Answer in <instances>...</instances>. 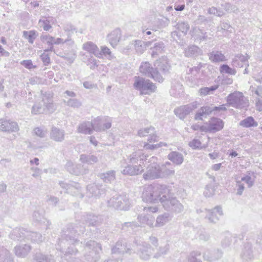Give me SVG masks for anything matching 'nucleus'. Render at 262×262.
<instances>
[{
	"label": "nucleus",
	"mask_w": 262,
	"mask_h": 262,
	"mask_svg": "<svg viewBox=\"0 0 262 262\" xmlns=\"http://www.w3.org/2000/svg\"><path fill=\"white\" fill-rule=\"evenodd\" d=\"M199 105L197 101H194L188 104L181 106L175 108L174 112L176 115L181 119H183L189 114L193 110L196 108Z\"/></svg>",
	"instance_id": "9d476101"
},
{
	"label": "nucleus",
	"mask_w": 262,
	"mask_h": 262,
	"mask_svg": "<svg viewBox=\"0 0 262 262\" xmlns=\"http://www.w3.org/2000/svg\"><path fill=\"white\" fill-rule=\"evenodd\" d=\"M29 231L24 228H17L14 229L10 234V237L13 240L21 241L26 238V234Z\"/></svg>",
	"instance_id": "c85d7f7f"
},
{
	"label": "nucleus",
	"mask_w": 262,
	"mask_h": 262,
	"mask_svg": "<svg viewBox=\"0 0 262 262\" xmlns=\"http://www.w3.org/2000/svg\"><path fill=\"white\" fill-rule=\"evenodd\" d=\"M207 214L206 218L209 222L212 223H216L223 215L222 209L220 206H216L212 209H206Z\"/></svg>",
	"instance_id": "dca6fc26"
},
{
	"label": "nucleus",
	"mask_w": 262,
	"mask_h": 262,
	"mask_svg": "<svg viewBox=\"0 0 262 262\" xmlns=\"http://www.w3.org/2000/svg\"><path fill=\"white\" fill-rule=\"evenodd\" d=\"M163 195L160 198V202L164 209L176 213L181 212L184 209L183 205L175 197H173L168 187H164Z\"/></svg>",
	"instance_id": "f257e3e1"
},
{
	"label": "nucleus",
	"mask_w": 262,
	"mask_h": 262,
	"mask_svg": "<svg viewBox=\"0 0 262 262\" xmlns=\"http://www.w3.org/2000/svg\"><path fill=\"white\" fill-rule=\"evenodd\" d=\"M241 256L242 259L246 261H249L253 259V251L251 244L247 243L244 245Z\"/></svg>",
	"instance_id": "cd10ccee"
},
{
	"label": "nucleus",
	"mask_w": 262,
	"mask_h": 262,
	"mask_svg": "<svg viewBox=\"0 0 262 262\" xmlns=\"http://www.w3.org/2000/svg\"><path fill=\"white\" fill-rule=\"evenodd\" d=\"M134 87L139 90L141 95H148L155 92L156 86L148 79H145L143 77L136 76L134 83Z\"/></svg>",
	"instance_id": "20e7f679"
},
{
	"label": "nucleus",
	"mask_w": 262,
	"mask_h": 262,
	"mask_svg": "<svg viewBox=\"0 0 262 262\" xmlns=\"http://www.w3.org/2000/svg\"><path fill=\"white\" fill-rule=\"evenodd\" d=\"M249 56L247 54L243 55L238 54L236 55L232 59L231 65L235 68H242L244 66L249 67L248 59Z\"/></svg>",
	"instance_id": "f3484780"
},
{
	"label": "nucleus",
	"mask_w": 262,
	"mask_h": 262,
	"mask_svg": "<svg viewBox=\"0 0 262 262\" xmlns=\"http://www.w3.org/2000/svg\"><path fill=\"white\" fill-rule=\"evenodd\" d=\"M201 52L200 49L195 46L188 47L185 51V54L187 57L197 56Z\"/></svg>",
	"instance_id": "8fccbe9b"
},
{
	"label": "nucleus",
	"mask_w": 262,
	"mask_h": 262,
	"mask_svg": "<svg viewBox=\"0 0 262 262\" xmlns=\"http://www.w3.org/2000/svg\"><path fill=\"white\" fill-rule=\"evenodd\" d=\"M79 160L81 163L89 165H93L99 161L98 157L92 154H82L80 156Z\"/></svg>",
	"instance_id": "c9c22d12"
},
{
	"label": "nucleus",
	"mask_w": 262,
	"mask_h": 262,
	"mask_svg": "<svg viewBox=\"0 0 262 262\" xmlns=\"http://www.w3.org/2000/svg\"><path fill=\"white\" fill-rule=\"evenodd\" d=\"M83 50L87 51L90 54H93L96 57L102 58V54L100 52L99 49L97 45L92 41H87L82 46Z\"/></svg>",
	"instance_id": "4be33fe9"
},
{
	"label": "nucleus",
	"mask_w": 262,
	"mask_h": 262,
	"mask_svg": "<svg viewBox=\"0 0 262 262\" xmlns=\"http://www.w3.org/2000/svg\"><path fill=\"white\" fill-rule=\"evenodd\" d=\"M65 132L64 130L55 126H52L50 133L51 139L55 142H61L64 140Z\"/></svg>",
	"instance_id": "412c9836"
},
{
	"label": "nucleus",
	"mask_w": 262,
	"mask_h": 262,
	"mask_svg": "<svg viewBox=\"0 0 262 262\" xmlns=\"http://www.w3.org/2000/svg\"><path fill=\"white\" fill-rule=\"evenodd\" d=\"M239 125L243 127L248 128L252 126H257L258 123L257 122L255 121L252 117H248L243 120H242L239 123Z\"/></svg>",
	"instance_id": "de8ad7c7"
},
{
	"label": "nucleus",
	"mask_w": 262,
	"mask_h": 262,
	"mask_svg": "<svg viewBox=\"0 0 262 262\" xmlns=\"http://www.w3.org/2000/svg\"><path fill=\"white\" fill-rule=\"evenodd\" d=\"M139 70L141 73L159 82H163L164 78L162 75L156 71L148 62H142Z\"/></svg>",
	"instance_id": "1a4fd4ad"
},
{
	"label": "nucleus",
	"mask_w": 262,
	"mask_h": 262,
	"mask_svg": "<svg viewBox=\"0 0 262 262\" xmlns=\"http://www.w3.org/2000/svg\"><path fill=\"white\" fill-rule=\"evenodd\" d=\"M169 250V246L168 244H166L164 246H161L157 250V251L153 255V257L156 259H158L167 254Z\"/></svg>",
	"instance_id": "49530a36"
},
{
	"label": "nucleus",
	"mask_w": 262,
	"mask_h": 262,
	"mask_svg": "<svg viewBox=\"0 0 262 262\" xmlns=\"http://www.w3.org/2000/svg\"><path fill=\"white\" fill-rule=\"evenodd\" d=\"M213 112L212 106H205L201 107L196 113L194 119L196 120H202L203 118H206Z\"/></svg>",
	"instance_id": "2f4dec72"
},
{
	"label": "nucleus",
	"mask_w": 262,
	"mask_h": 262,
	"mask_svg": "<svg viewBox=\"0 0 262 262\" xmlns=\"http://www.w3.org/2000/svg\"><path fill=\"white\" fill-rule=\"evenodd\" d=\"M177 29L181 32L184 35H185L189 30V25L187 23L181 21L177 23Z\"/></svg>",
	"instance_id": "4d7b16f0"
},
{
	"label": "nucleus",
	"mask_w": 262,
	"mask_h": 262,
	"mask_svg": "<svg viewBox=\"0 0 262 262\" xmlns=\"http://www.w3.org/2000/svg\"><path fill=\"white\" fill-rule=\"evenodd\" d=\"M218 88V85H213L211 87H204L200 89L199 93L201 96H206L212 93V92Z\"/></svg>",
	"instance_id": "052dcab7"
},
{
	"label": "nucleus",
	"mask_w": 262,
	"mask_h": 262,
	"mask_svg": "<svg viewBox=\"0 0 262 262\" xmlns=\"http://www.w3.org/2000/svg\"><path fill=\"white\" fill-rule=\"evenodd\" d=\"M54 37H52L49 35H41L40 36L41 41L48 45L49 48L48 49L45 50V52L52 51L53 50V40Z\"/></svg>",
	"instance_id": "a18cd8bd"
},
{
	"label": "nucleus",
	"mask_w": 262,
	"mask_h": 262,
	"mask_svg": "<svg viewBox=\"0 0 262 262\" xmlns=\"http://www.w3.org/2000/svg\"><path fill=\"white\" fill-rule=\"evenodd\" d=\"M235 190L236 191V194L237 195H242L244 190H245L244 184L239 181L238 178H235Z\"/></svg>",
	"instance_id": "bf43d9fd"
},
{
	"label": "nucleus",
	"mask_w": 262,
	"mask_h": 262,
	"mask_svg": "<svg viewBox=\"0 0 262 262\" xmlns=\"http://www.w3.org/2000/svg\"><path fill=\"white\" fill-rule=\"evenodd\" d=\"M34 262H54L52 256L47 257L41 253H36L34 257Z\"/></svg>",
	"instance_id": "3c124183"
},
{
	"label": "nucleus",
	"mask_w": 262,
	"mask_h": 262,
	"mask_svg": "<svg viewBox=\"0 0 262 262\" xmlns=\"http://www.w3.org/2000/svg\"><path fill=\"white\" fill-rule=\"evenodd\" d=\"M121 38V31L120 29L117 28L107 35V39L110 45L113 47H116Z\"/></svg>",
	"instance_id": "6ab92c4d"
},
{
	"label": "nucleus",
	"mask_w": 262,
	"mask_h": 262,
	"mask_svg": "<svg viewBox=\"0 0 262 262\" xmlns=\"http://www.w3.org/2000/svg\"><path fill=\"white\" fill-rule=\"evenodd\" d=\"M227 104L236 108L242 109L249 105V101L243 93L235 91L229 94L226 98Z\"/></svg>",
	"instance_id": "39448f33"
},
{
	"label": "nucleus",
	"mask_w": 262,
	"mask_h": 262,
	"mask_svg": "<svg viewBox=\"0 0 262 262\" xmlns=\"http://www.w3.org/2000/svg\"><path fill=\"white\" fill-rule=\"evenodd\" d=\"M139 227V225L135 222L124 223L122 225V230L126 231H134Z\"/></svg>",
	"instance_id": "6e6d98bb"
},
{
	"label": "nucleus",
	"mask_w": 262,
	"mask_h": 262,
	"mask_svg": "<svg viewBox=\"0 0 262 262\" xmlns=\"http://www.w3.org/2000/svg\"><path fill=\"white\" fill-rule=\"evenodd\" d=\"M172 216L168 212H165L158 215L157 217L156 223L155 224V227H161L164 226L169 222L172 220Z\"/></svg>",
	"instance_id": "c756f323"
},
{
	"label": "nucleus",
	"mask_w": 262,
	"mask_h": 262,
	"mask_svg": "<svg viewBox=\"0 0 262 262\" xmlns=\"http://www.w3.org/2000/svg\"><path fill=\"white\" fill-rule=\"evenodd\" d=\"M100 178L105 183H111L115 181L116 179V171L114 170H111L100 173Z\"/></svg>",
	"instance_id": "58836bf2"
},
{
	"label": "nucleus",
	"mask_w": 262,
	"mask_h": 262,
	"mask_svg": "<svg viewBox=\"0 0 262 262\" xmlns=\"http://www.w3.org/2000/svg\"><path fill=\"white\" fill-rule=\"evenodd\" d=\"M239 181H241L242 183L244 182L247 184L248 187L250 188L254 184V179L252 178L251 173L248 172L246 174H244L241 179H239Z\"/></svg>",
	"instance_id": "5fc2aeb1"
},
{
	"label": "nucleus",
	"mask_w": 262,
	"mask_h": 262,
	"mask_svg": "<svg viewBox=\"0 0 262 262\" xmlns=\"http://www.w3.org/2000/svg\"><path fill=\"white\" fill-rule=\"evenodd\" d=\"M147 156L145 155L142 150H138L133 152L129 157V161L132 164L143 163L147 160Z\"/></svg>",
	"instance_id": "393cba45"
},
{
	"label": "nucleus",
	"mask_w": 262,
	"mask_h": 262,
	"mask_svg": "<svg viewBox=\"0 0 262 262\" xmlns=\"http://www.w3.org/2000/svg\"><path fill=\"white\" fill-rule=\"evenodd\" d=\"M66 104L70 107L77 108L80 107L82 105L81 102L77 99H70Z\"/></svg>",
	"instance_id": "69168bd1"
},
{
	"label": "nucleus",
	"mask_w": 262,
	"mask_h": 262,
	"mask_svg": "<svg viewBox=\"0 0 262 262\" xmlns=\"http://www.w3.org/2000/svg\"><path fill=\"white\" fill-rule=\"evenodd\" d=\"M101 186H99L95 183L91 184L88 185L86 189L87 196L90 197H98L104 193V191L101 188Z\"/></svg>",
	"instance_id": "aec40b11"
},
{
	"label": "nucleus",
	"mask_w": 262,
	"mask_h": 262,
	"mask_svg": "<svg viewBox=\"0 0 262 262\" xmlns=\"http://www.w3.org/2000/svg\"><path fill=\"white\" fill-rule=\"evenodd\" d=\"M143 170L144 169L140 164L135 166L128 165L121 171V173L124 175L135 176L141 173Z\"/></svg>",
	"instance_id": "b1692460"
},
{
	"label": "nucleus",
	"mask_w": 262,
	"mask_h": 262,
	"mask_svg": "<svg viewBox=\"0 0 262 262\" xmlns=\"http://www.w3.org/2000/svg\"><path fill=\"white\" fill-rule=\"evenodd\" d=\"M84 249L85 251H89L93 255V253L98 254L102 250V248L99 244L94 241H90L86 243Z\"/></svg>",
	"instance_id": "473e14b6"
},
{
	"label": "nucleus",
	"mask_w": 262,
	"mask_h": 262,
	"mask_svg": "<svg viewBox=\"0 0 262 262\" xmlns=\"http://www.w3.org/2000/svg\"><path fill=\"white\" fill-rule=\"evenodd\" d=\"M77 131L81 134H92L93 131L92 123L89 121L82 122L78 126Z\"/></svg>",
	"instance_id": "a19ab883"
},
{
	"label": "nucleus",
	"mask_w": 262,
	"mask_h": 262,
	"mask_svg": "<svg viewBox=\"0 0 262 262\" xmlns=\"http://www.w3.org/2000/svg\"><path fill=\"white\" fill-rule=\"evenodd\" d=\"M104 122L103 117H97L93 120L92 121V127L93 130L96 132L104 131V128L102 127V122Z\"/></svg>",
	"instance_id": "c03bdc74"
},
{
	"label": "nucleus",
	"mask_w": 262,
	"mask_h": 262,
	"mask_svg": "<svg viewBox=\"0 0 262 262\" xmlns=\"http://www.w3.org/2000/svg\"><path fill=\"white\" fill-rule=\"evenodd\" d=\"M154 66L155 70L158 71L161 75L168 74L170 69V66L166 57H162L159 58L156 61Z\"/></svg>",
	"instance_id": "2eb2a0df"
},
{
	"label": "nucleus",
	"mask_w": 262,
	"mask_h": 262,
	"mask_svg": "<svg viewBox=\"0 0 262 262\" xmlns=\"http://www.w3.org/2000/svg\"><path fill=\"white\" fill-rule=\"evenodd\" d=\"M222 252L219 249L207 250L203 254L204 259L208 262H214L222 256Z\"/></svg>",
	"instance_id": "a211bd4d"
},
{
	"label": "nucleus",
	"mask_w": 262,
	"mask_h": 262,
	"mask_svg": "<svg viewBox=\"0 0 262 262\" xmlns=\"http://www.w3.org/2000/svg\"><path fill=\"white\" fill-rule=\"evenodd\" d=\"M209 59L214 62L224 61L226 60L225 55L220 51H215L209 55Z\"/></svg>",
	"instance_id": "79ce46f5"
},
{
	"label": "nucleus",
	"mask_w": 262,
	"mask_h": 262,
	"mask_svg": "<svg viewBox=\"0 0 262 262\" xmlns=\"http://www.w3.org/2000/svg\"><path fill=\"white\" fill-rule=\"evenodd\" d=\"M100 52L102 54V56L104 55L109 59H111L113 58V55L110 49L106 46H101Z\"/></svg>",
	"instance_id": "774afa93"
},
{
	"label": "nucleus",
	"mask_w": 262,
	"mask_h": 262,
	"mask_svg": "<svg viewBox=\"0 0 262 262\" xmlns=\"http://www.w3.org/2000/svg\"><path fill=\"white\" fill-rule=\"evenodd\" d=\"M66 168L70 173L77 176L86 173L88 171L86 169H81L80 164H74L72 161H68L67 163Z\"/></svg>",
	"instance_id": "5701e85b"
},
{
	"label": "nucleus",
	"mask_w": 262,
	"mask_h": 262,
	"mask_svg": "<svg viewBox=\"0 0 262 262\" xmlns=\"http://www.w3.org/2000/svg\"><path fill=\"white\" fill-rule=\"evenodd\" d=\"M164 49H165V45L163 42L160 41V42H156L154 44V47L152 48H151L152 56L154 57L155 55H158L160 53H162L163 52Z\"/></svg>",
	"instance_id": "864d4df0"
},
{
	"label": "nucleus",
	"mask_w": 262,
	"mask_h": 262,
	"mask_svg": "<svg viewBox=\"0 0 262 262\" xmlns=\"http://www.w3.org/2000/svg\"><path fill=\"white\" fill-rule=\"evenodd\" d=\"M155 128L152 127L142 128L138 131V134L140 137H144L147 134H152L154 132Z\"/></svg>",
	"instance_id": "0e129e2a"
},
{
	"label": "nucleus",
	"mask_w": 262,
	"mask_h": 262,
	"mask_svg": "<svg viewBox=\"0 0 262 262\" xmlns=\"http://www.w3.org/2000/svg\"><path fill=\"white\" fill-rule=\"evenodd\" d=\"M168 159L173 164L180 165L184 161L183 155L178 151H174L170 152L167 156Z\"/></svg>",
	"instance_id": "f704fd0d"
},
{
	"label": "nucleus",
	"mask_w": 262,
	"mask_h": 262,
	"mask_svg": "<svg viewBox=\"0 0 262 262\" xmlns=\"http://www.w3.org/2000/svg\"><path fill=\"white\" fill-rule=\"evenodd\" d=\"M164 187H167L165 185H145L142 194V198L144 202L147 203H156L160 201V198L163 195Z\"/></svg>",
	"instance_id": "f03ea898"
},
{
	"label": "nucleus",
	"mask_w": 262,
	"mask_h": 262,
	"mask_svg": "<svg viewBox=\"0 0 262 262\" xmlns=\"http://www.w3.org/2000/svg\"><path fill=\"white\" fill-rule=\"evenodd\" d=\"M31 249L30 245L25 244L15 246L14 248V252L17 257H25L28 254Z\"/></svg>",
	"instance_id": "7c9ffc66"
},
{
	"label": "nucleus",
	"mask_w": 262,
	"mask_h": 262,
	"mask_svg": "<svg viewBox=\"0 0 262 262\" xmlns=\"http://www.w3.org/2000/svg\"><path fill=\"white\" fill-rule=\"evenodd\" d=\"M201 253L199 251H194L191 252L188 257V262H202L200 259L197 257L200 256Z\"/></svg>",
	"instance_id": "680f3d73"
},
{
	"label": "nucleus",
	"mask_w": 262,
	"mask_h": 262,
	"mask_svg": "<svg viewBox=\"0 0 262 262\" xmlns=\"http://www.w3.org/2000/svg\"><path fill=\"white\" fill-rule=\"evenodd\" d=\"M59 184L62 188L66 190L67 193L73 195L79 196L80 198L83 197V195L81 193V186L79 183L74 182L70 183L60 182Z\"/></svg>",
	"instance_id": "ddd939ff"
},
{
	"label": "nucleus",
	"mask_w": 262,
	"mask_h": 262,
	"mask_svg": "<svg viewBox=\"0 0 262 262\" xmlns=\"http://www.w3.org/2000/svg\"><path fill=\"white\" fill-rule=\"evenodd\" d=\"M83 220L90 226H95L98 223V217L93 214H90L83 216Z\"/></svg>",
	"instance_id": "603ef678"
},
{
	"label": "nucleus",
	"mask_w": 262,
	"mask_h": 262,
	"mask_svg": "<svg viewBox=\"0 0 262 262\" xmlns=\"http://www.w3.org/2000/svg\"><path fill=\"white\" fill-rule=\"evenodd\" d=\"M158 159L156 157H151L148 163L150 164L146 168V172L143 177L145 180H150L160 179V165L157 162Z\"/></svg>",
	"instance_id": "423d86ee"
},
{
	"label": "nucleus",
	"mask_w": 262,
	"mask_h": 262,
	"mask_svg": "<svg viewBox=\"0 0 262 262\" xmlns=\"http://www.w3.org/2000/svg\"><path fill=\"white\" fill-rule=\"evenodd\" d=\"M77 230L74 229L72 225L69 226L64 229L62 232L61 237L62 239L61 241V245H76L79 243L77 237L78 234L77 233Z\"/></svg>",
	"instance_id": "6e6552de"
},
{
	"label": "nucleus",
	"mask_w": 262,
	"mask_h": 262,
	"mask_svg": "<svg viewBox=\"0 0 262 262\" xmlns=\"http://www.w3.org/2000/svg\"><path fill=\"white\" fill-rule=\"evenodd\" d=\"M171 166L170 163L167 162L164 164L160 165V178H166L174 174L175 171Z\"/></svg>",
	"instance_id": "a878e982"
},
{
	"label": "nucleus",
	"mask_w": 262,
	"mask_h": 262,
	"mask_svg": "<svg viewBox=\"0 0 262 262\" xmlns=\"http://www.w3.org/2000/svg\"><path fill=\"white\" fill-rule=\"evenodd\" d=\"M26 238L30 239L33 242L39 243L43 241V237L40 233L29 231L28 234H26Z\"/></svg>",
	"instance_id": "09e8293b"
},
{
	"label": "nucleus",
	"mask_w": 262,
	"mask_h": 262,
	"mask_svg": "<svg viewBox=\"0 0 262 262\" xmlns=\"http://www.w3.org/2000/svg\"><path fill=\"white\" fill-rule=\"evenodd\" d=\"M33 219L34 221L40 223V228L42 229H47L51 224L49 221L38 211H35L33 213Z\"/></svg>",
	"instance_id": "72a5a7b5"
},
{
	"label": "nucleus",
	"mask_w": 262,
	"mask_h": 262,
	"mask_svg": "<svg viewBox=\"0 0 262 262\" xmlns=\"http://www.w3.org/2000/svg\"><path fill=\"white\" fill-rule=\"evenodd\" d=\"M206 64L199 63L197 66L190 68L187 72V76L186 77L187 80L190 83L191 86L196 85L198 82V75L200 70L204 68Z\"/></svg>",
	"instance_id": "f8f14e48"
},
{
	"label": "nucleus",
	"mask_w": 262,
	"mask_h": 262,
	"mask_svg": "<svg viewBox=\"0 0 262 262\" xmlns=\"http://www.w3.org/2000/svg\"><path fill=\"white\" fill-rule=\"evenodd\" d=\"M19 129V126L16 122L6 119H0L1 131L10 133L16 132Z\"/></svg>",
	"instance_id": "4468645a"
},
{
	"label": "nucleus",
	"mask_w": 262,
	"mask_h": 262,
	"mask_svg": "<svg viewBox=\"0 0 262 262\" xmlns=\"http://www.w3.org/2000/svg\"><path fill=\"white\" fill-rule=\"evenodd\" d=\"M38 35L37 32L35 30L24 31L23 32V36L31 44L34 43Z\"/></svg>",
	"instance_id": "37998d69"
},
{
	"label": "nucleus",
	"mask_w": 262,
	"mask_h": 262,
	"mask_svg": "<svg viewBox=\"0 0 262 262\" xmlns=\"http://www.w3.org/2000/svg\"><path fill=\"white\" fill-rule=\"evenodd\" d=\"M118 200L119 195L116 194L107 201L108 205L110 207H112L113 208H114L115 209H117V208L119 206Z\"/></svg>",
	"instance_id": "e2e57ef3"
},
{
	"label": "nucleus",
	"mask_w": 262,
	"mask_h": 262,
	"mask_svg": "<svg viewBox=\"0 0 262 262\" xmlns=\"http://www.w3.org/2000/svg\"><path fill=\"white\" fill-rule=\"evenodd\" d=\"M137 247L136 253L140 259L144 260H149L153 254L154 249L151 245L141 241H135Z\"/></svg>",
	"instance_id": "0eeeda50"
},
{
	"label": "nucleus",
	"mask_w": 262,
	"mask_h": 262,
	"mask_svg": "<svg viewBox=\"0 0 262 262\" xmlns=\"http://www.w3.org/2000/svg\"><path fill=\"white\" fill-rule=\"evenodd\" d=\"M119 207L117 209L127 210L130 207V203L128 198L125 195H119Z\"/></svg>",
	"instance_id": "ea45409f"
},
{
	"label": "nucleus",
	"mask_w": 262,
	"mask_h": 262,
	"mask_svg": "<svg viewBox=\"0 0 262 262\" xmlns=\"http://www.w3.org/2000/svg\"><path fill=\"white\" fill-rule=\"evenodd\" d=\"M151 41L145 42L141 40H136L134 41V47L136 52L139 54L143 53L147 47L150 46Z\"/></svg>",
	"instance_id": "4c0bfd02"
},
{
	"label": "nucleus",
	"mask_w": 262,
	"mask_h": 262,
	"mask_svg": "<svg viewBox=\"0 0 262 262\" xmlns=\"http://www.w3.org/2000/svg\"><path fill=\"white\" fill-rule=\"evenodd\" d=\"M220 71L221 73L228 74L231 75H235L236 71L234 68H230L227 64H223L220 68Z\"/></svg>",
	"instance_id": "13d9d810"
},
{
	"label": "nucleus",
	"mask_w": 262,
	"mask_h": 262,
	"mask_svg": "<svg viewBox=\"0 0 262 262\" xmlns=\"http://www.w3.org/2000/svg\"><path fill=\"white\" fill-rule=\"evenodd\" d=\"M55 106L51 97L47 95H42L41 99L37 101L32 106L31 112L33 114L53 113Z\"/></svg>",
	"instance_id": "7ed1b4c3"
},
{
	"label": "nucleus",
	"mask_w": 262,
	"mask_h": 262,
	"mask_svg": "<svg viewBox=\"0 0 262 262\" xmlns=\"http://www.w3.org/2000/svg\"><path fill=\"white\" fill-rule=\"evenodd\" d=\"M223 127L224 122L221 119L213 117L203 125V130L206 132L215 133L221 130Z\"/></svg>",
	"instance_id": "9b49d317"
},
{
	"label": "nucleus",
	"mask_w": 262,
	"mask_h": 262,
	"mask_svg": "<svg viewBox=\"0 0 262 262\" xmlns=\"http://www.w3.org/2000/svg\"><path fill=\"white\" fill-rule=\"evenodd\" d=\"M49 21L46 18L42 17L39 19L38 24L40 27H42L45 31H49L51 28V25L49 23Z\"/></svg>",
	"instance_id": "338daca9"
},
{
	"label": "nucleus",
	"mask_w": 262,
	"mask_h": 262,
	"mask_svg": "<svg viewBox=\"0 0 262 262\" xmlns=\"http://www.w3.org/2000/svg\"><path fill=\"white\" fill-rule=\"evenodd\" d=\"M112 251L113 253H129L130 248L127 247L125 240L118 241L115 246L112 248Z\"/></svg>",
	"instance_id": "bb28decb"
},
{
	"label": "nucleus",
	"mask_w": 262,
	"mask_h": 262,
	"mask_svg": "<svg viewBox=\"0 0 262 262\" xmlns=\"http://www.w3.org/2000/svg\"><path fill=\"white\" fill-rule=\"evenodd\" d=\"M137 219L141 224H145L150 228L155 227V218L152 216L141 214L138 216Z\"/></svg>",
	"instance_id": "e433bc0d"
}]
</instances>
